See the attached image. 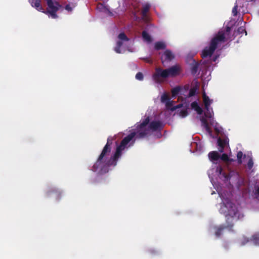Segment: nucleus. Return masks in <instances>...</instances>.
I'll return each instance as SVG.
<instances>
[{
    "instance_id": "obj_1",
    "label": "nucleus",
    "mask_w": 259,
    "mask_h": 259,
    "mask_svg": "<svg viewBox=\"0 0 259 259\" xmlns=\"http://www.w3.org/2000/svg\"><path fill=\"white\" fill-rule=\"evenodd\" d=\"M148 116L146 117L140 124L137 125V132H133L123 138L119 145L117 147L114 155L110 158H108V156L111 151V144L113 139L111 137L108 138L107 143L103 147L100 155L96 160V163L93 165L92 170L94 171H99L101 174L106 173L108 171V167L116 165V162L118 158L121 156L122 151L125 148L133 146L136 138L143 139L148 135V131L145 128V126L148 124Z\"/></svg>"
},
{
    "instance_id": "obj_2",
    "label": "nucleus",
    "mask_w": 259,
    "mask_h": 259,
    "mask_svg": "<svg viewBox=\"0 0 259 259\" xmlns=\"http://www.w3.org/2000/svg\"><path fill=\"white\" fill-rule=\"evenodd\" d=\"M230 27L229 26L226 27V31H219L210 40L208 46L205 47L201 52V55H200L201 58L205 59L211 57L216 49L218 48L223 43L227 41L225 34L230 33Z\"/></svg>"
},
{
    "instance_id": "obj_3",
    "label": "nucleus",
    "mask_w": 259,
    "mask_h": 259,
    "mask_svg": "<svg viewBox=\"0 0 259 259\" xmlns=\"http://www.w3.org/2000/svg\"><path fill=\"white\" fill-rule=\"evenodd\" d=\"M225 207L229 208L228 211H227V214H226V218H227L226 225H222L215 228V237L218 238L221 236L224 230L227 229L230 231H232L233 223L238 220V219L236 218V215H237V213H238V210L234 204L227 202V204H225Z\"/></svg>"
},
{
    "instance_id": "obj_4",
    "label": "nucleus",
    "mask_w": 259,
    "mask_h": 259,
    "mask_svg": "<svg viewBox=\"0 0 259 259\" xmlns=\"http://www.w3.org/2000/svg\"><path fill=\"white\" fill-rule=\"evenodd\" d=\"M46 1H47V5H48L47 10H44V8L41 7L40 0H29V3L32 7L36 9L38 12H41L51 17L52 19L57 18L58 16L56 13L60 9L62 8V6L55 0H46Z\"/></svg>"
},
{
    "instance_id": "obj_5",
    "label": "nucleus",
    "mask_w": 259,
    "mask_h": 259,
    "mask_svg": "<svg viewBox=\"0 0 259 259\" xmlns=\"http://www.w3.org/2000/svg\"><path fill=\"white\" fill-rule=\"evenodd\" d=\"M180 73V67L178 65H174L165 69L159 67L156 68L155 72L152 75V78L156 83H160L161 78H166L169 77H174Z\"/></svg>"
},
{
    "instance_id": "obj_6",
    "label": "nucleus",
    "mask_w": 259,
    "mask_h": 259,
    "mask_svg": "<svg viewBox=\"0 0 259 259\" xmlns=\"http://www.w3.org/2000/svg\"><path fill=\"white\" fill-rule=\"evenodd\" d=\"M163 128L162 123L159 121H153L151 122H148L147 125L145 126V128L148 131H156L160 130Z\"/></svg>"
},
{
    "instance_id": "obj_7",
    "label": "nucleus",
    "mask_w": 259,
    "mask_h": 259,
    "mask_svg": "<svg viewBox=\"0 0 259 259\" xmlns=\"http://www.w3.org/2000/svg\"><path fill=\"white\" fill-rule=\"evenodd\" d=\"M175 59V54L169 50H166L163 52L162 56H161V62L162 64L164 63L170 62Z\"/></svg>"
},
{
    "instance_id": "obj_8",
    "label": "nucleus",
    "mask_w": 259,
    "mask_h": 259,
    "mask_svg": "<svg viewBox=\"0 0 259 259\" xmlns=\"http://www.w3.org/2000/svg\"><path fill=\"white\" fill-rule=\"evenodd\" d=\"M251 242L253 244L259 246V232L252 235L251 238H244V240L242 241L241 244L244 245L246 243Z\"/></svg>"
},
{
    "instance_id": "obj_9",
    "label": "nucleus",
    "mask_w": 259,
    "mask_h": 259,
    "mask_svg": "<svg viewBox=\"0 0 259 259\" xmlns=\"http://www.w3.org/2000/svg\"><path fill=\"white\" fill-rule=\"evenodd\" d=\"M191 61H192V63L190 64V66H191V73L194 75L197 73L199 64L193 59H192Z\"/></svg>"
},
{
    "instance_id": "obj_10",
    "label": "nucleus",
    "mask_w": 259,
    "mask_h": 259,
    "mask_svg": "<svg viewBox=\"0 0 259 259\" xmlns=\"http://www.w3.org/2000/svg\"><path fill=\"white\" fill-rule=\"evenodd\" d=\"M227 144V141L226 139H222L220 138L218 139V145H219V151L223 153L224 147Z\"/></svg>"
},
{
    "instance_id": "obj_11",
    "label": "nucleus",
    "mask_w": 259,
    "mask_h": 259,
    "mask_svg": "<svg viewBox=\"0 0 259 259\" xmlns=\"http://www.w3.org/2000/svg\"><path fill=\"white\" fill-rule=\"evenodd\" d=\"M220 155L218 152L211 151L208 153V158L211 161H217L219 159Z\"/></svg>"
},
{
    "instance_id": "obj_12",
    "label": "nucleus",
    "mask_w": 259,
    "mask_h": 259,
    "mask_svg": "<svg viewBox=\"0 0 259 259\" xmlns=\"http://www.w3.org/2000/svg\"><path fill=\"white\" fill-rule=\"evenodd\" d=\"M142 37H143L144 41L148 44H150L152 42V38H151V36H150V35L148 34V32L146 31H143V32H142Z\"/></svg>"
},
{
    "instance_id": "obj_13",
    "label": "nucleus",
    "mask_w": 259,
    "mask_h": 259,
    "mask_svg": "<svg viewBox=\"0 0 259 259\" xmlns=\"http://www.w3.org/2000/svg\"><path fill=\"white\" fill-rule=\"evenodd\" d=\"M52 194H54L55 196V198H56V200H59V198H60V192L58 189H52L49 190V191L48 192V193H47V195H48V196H51Z\"/></svg>"
},
{
    "instance_id": "obj_14",
    "label": "nucleus",
    "mask_w": 259,
    "mask_h": 259,
    "mask_svg": "<svg viewBox=\"0 0 259 259\" xmlns=\"http://www.w3.org/2000/svg\"><path fill=\"white\" fill-rule=\"evenodd\" d=\"M166 47L165 44L162 41H157L154 44V49L156 51H160L161 50H164Z\"/></svg>"
},
{
    "instance_id": "obj_15",
    "label": "nucleus",
    "mask_w": 259,
    "mask_h": 259,
    "mask_svg": "<svg viewBox=\"0 0 259 259\" xmlns=\"http://www.w3.org/2000/svg\"><path fill=\"white\" fill-rule=\"evenodd\" d=\"M202 98H203V103H204V107L205 108H207V107H210V105L212 102V100H210L208 96L205 95V93L202 95Z\"/></svg>"
},
{
    "instance_id": "obj_16",
    "label": "nucleus",
    "mask_w": 259,
    "mask_h": 259,
    "mask_svg": "<svg viewBox=\"0 0 259 259\" xmlns=\"http://www.w3.org/2000/svg\"><path fill=\"white\" fill-rule=\"evenodd\" d=\"M150 7V6L148 4H146L145 5L143 6V9H142V12H141V14H142V16H143V17H146L148 10H149Z\"/></svg>"
},
{
    "instance_id": "obj_17",
    "label": "nucleus",
    "mask_w": 259,
    "mask_h": 259,
    "mask_svg": "<svg viewBox=\"0 0 259 259\" xmlns=\"http://www.w3.org/2000/svg\"><path fill=\"white\" fill-rule=\"evenodd\" d=\"M205 110H206V111H205L204 113L205 117H206L207 118H211L212 116V109L210 108L209 107H207V108L205 107Z\"/></svg>"
},
{
    "instance_id": "obj_18",
    "label": "nucleus",
    "mask_w": 259,
    "mask_h": 259,
    "mask_svg": "<svg viewBox=\"0 0 259 259\" xmlns=\"http://www.w3.org/2000/svg\"><path fill=\"white\" fill-rule=\"evenodd\" d=\"M118 38L119 39L118 41H129V38L126 36L124 32H121L118 34Z\"/></svg>"
},
{
    "instance_id": "obj_19",
    "label": "nucleus",
    "mask_w": 259,
    "mask_h": 259,
    "mask_svg": "<svg viewBox=\"0 0 259 259\" xmlns=\"http://www.w3.org/2000/svg\"><path fill=\"white\" fill-rule=\"evenodd\" d=\"M122 45H123V42H122V41H117V43H116V46H115L114 48L115 52L118 54L121 53V50H120V48H121Z\"/></svg>"
},
{
    "instance_id": "obj_20",
    "label": "nucleus",
    "mask_w": 259,
    "mask_h": 259,
    "mask_svg": "<svg viewBox=\"0 0 259 259\" xmlns=\"http://www.w3.org/2000/svg\"><path fill=\"white\" fill-rule=\"evenodd\" d=\"M197 85L193 86V88H191L189 91V94H188V97H192L193 96H195L196 95V93H197Z\"/></svg>"
},
{
    "instance_id": "obj_21",
    "label": "nucleus",
    "mask_w": 259,
    "mask_h": 259,
    "mask_svg": "<svg viewBox=\"0 0 259 259\" xmlns=\"http://www.w3.org/2000/svg\"><path fill=\"white\" fill-rule=\"evenodd\" d=\"M160 100H161V102H170V98H169V96L166 94H164L161 96Z\"/></svg>"
},
{
    "instance_id": "obj_22",
    "label": "nucleus",
    "mask_w": 259,
    "mask_h": 259,
    "mask_svg": "<svg viewBox=\"0 0 259 259\" xmlns=\"http://www.w3.org/2000/svg\"><path fill=\"white\" fill-rule=\"evenodd\" d=\"M200 121H201V123H202V125L204 126L205 128H206L207 130H208L209 127L208 126L207 120H206L205 118L202 117L200 118Z\"/></svg>"
},
{
    "instance_id": "obj_23",
    "label": "nucleus",
    "mask_w": 259,
    "mask_h": 259,
    "mask_svg": "<svg viewBox=\"0 0 259 259\" xmlns=\"http://www.w3.org/2000/svg\"><path fill=\"white\" fill-rule=\"evenodd\" d=\"M179 92H180L179 87L175 88L174 89H172V91H171V93H172V96L173 97L178 95Z\"/></svg>"
},
{
    "instance_id": "obj_24",
    "label": "nucleus",
    "mask_w": 259,
    "mask_h": 259,
    "mask_svg": "<svg viewBox=\"0 0 259 259\" xmlns=\"http://www.w3.org/2000/svg\"><path fill=\"white\" fill-rule=\"evenodd\" d=\"M242 156H243V154L242 153L241 151H239L237 153V160H238V163L239 164H241L242 161H241V158Z\"/></svg>"
},
{
    "instance_id": "obj_25",
    "label": "nucleus",
    "mask_w": 259,
    "mask_h": 259,
    "mask_svg": "<svg viewBox=\"0 0 259 259\" xmlns=\"http://www.w3.org/2000/svg\"><path fill=\"white\" fill-rule=\"evenodd\" d=\"M224 161H227L229 160V157H228V155L226 153H223L222 155L220 156V158Z\"/></svg>"
},
{
    "instance_id": "obj_26",
    "label": "nucleus",
    "mask_w": 259,
    "mask_h": 259,
    "mask_svg": "<svg viewBox=\"0 0 259 259\" xmlns=\"http://www.w3.org/2000/svg\"><path fill=\"white\" fill-rule=\"evenodd\" d=\"M136 79L138 80H143V75L141 72H138L136 75Z\"/></svg>"
},
{
    "instance_id": "obj_27",
    "label": "nucleus",
    "mask_w": 259,
    "mask_h": 259,
    "mask_svg": "<svg viewBox=\"0 0 259 259\" xmlns=\"http://www.w3.org/2000/svg\"><path fill=\"white\" fill-rule=\"evenodd\" d=\"M238 10V6L235 5L234 8H233V10H232V13H233V16H236L237 14H238V12L237 10Z\"/></svg>"
},
{
    "instance_id": "obj_28",
    "label": "nucleus",
    "mask_w": 259,
    "mask_h": 259,
    "mask_svg": "<svg viewBox=\"0 0 259 259\" xmlns=\"http://www.w3.org/2000/svg\"><path fill=\"white\" fill-rule=\"evenodd\" d=\"M179 114H180L182 117L184 118L188 115V111L185 109L182 110L181 111L179 112Z\"/></svg>"
},
{
    "instance_id": "obj_29",
    "label": "nucleus",
    "mask_w": 259,
    "mask_h": 259,
    "mask_svg": "<svg viewBox=\"0 0 259 259\" xmlns=\"http://www.w3.org/2000/svg\"><path fill=\"white\" fill-rule=\"evenodd\" d=\"M252 164H253V163L252 162V158H250V159H249V161H248V163H247V167H248V169H252Z\"/></svg>"
},
{
    "instance_id": "obj_30",
    "label": "nucleus",
    "mask_w": 259,
    "mask_h": 259,
    "mask_svg": "<svg viewBox=\"0 0 259 259\" xmlns=\"http://www.w3.org/2000/svg\"><path fill=\"white\" fill-rule=\"evenodd\" d=\"M243 32H245V33H246V32H245V28H244V27H240L238 28V29H237V33L238 34H242Z\"/></svg>"
},
{
    "instance_id": "obj_31",
    "label": "nucleus",
    "mask_w": 259,
    "mask_h": 259,
    "mask_svg": "<svg viewBox=\"0 0 259 259\" xmlns=\"http://www.w3.org/2000/svg\"><path fill=\"white\" fill-rule=\"evenodd\" d=\"M191 107H192V108H200L198 104H197V103L196 101L193 102V103H191Z\"/></svg>"
},
{
    "instance_id": "obj_32",
    "label": "nucleus",
    "mask_w": 259,
    "mask_h": 259,
    "mask_svg": "<svg viewBox=\"0 0 259 259\" xmlns=\"http://www.w3.org/2000/svg\"><path fill=\"white\" fill-rule=\"evenodd\" d=\"M162 103H165V105H166V107H167V108H169L172 105L171 104V101H167Z\"/></svg>"
},
{
    "instance_id": "obj_33",
    "label": "nucleus",
    "mask_w": 259,
    "mask_h": 259,
    "mask_svg": "<svg viewBox=\"0 0 259 259\" xmlns=\"http://www.w3.org/2000/svg\"><path fill=\"white\" fill-rule=\"evenodd\" d=\"M193 109H194V110H195V111L197 112V113H198V114H201L203 112V110H202V109L201 108Z\"/></svg>"
},
{
    "instance_id": "obj_34",
    "label": "nucleus",
    "mask_w": 259,
    "mask_h": 259,
    "mask_svg": "<svg viewBox=\"0 0 259 259\" xmlns=\"http://www.w3.org/2000/svg\"><path fill=\"white\" fill-rule=\"evenodd\" d=\"M65 10L69 12H70L72 10V8L70 7V6L69 5H67L66 6H65Z\"/></svg>"
},
{
    "instance_id": "obj_35",
    "label": "nucleus",
    "mask_w": 259,
    "mask_h": 259,
    "mask_svg": "<svg viewBox=\"0 0 259 259\" xmlns=\"http://www.w3.org/2000/svg\"><path fill=\"white\" fill-rule=\"evenodd\" d=\"M218 58V56L215 55V56L213 57V58H212V61L215 62Z\"/></svg>"
},
{
    "instance_id": "obj_36",
    "label": "nucleus",
    "mask_w": 259,
    "mask_h": 259,
    "mask_svg": "<svg viewBox=\"0 0 259 259\" xmlns=\"http://www.w3.org/2000/svg\"><path fill=\"white\" fill-rule=\"evenodd\" d=\"M255 194L259 196V187L256 188V192H255Z\"/></svg>"
},
{
    "instance_id": "obj_37",
    "label": "nucleus",
    "mask_w": 259,
    "mask_h": 259,
    "mask_svg": "<svg viewBox=\"0 0 259 259\" xmlns=\"http://www.w3.org/2000/svg\"><path fill=\"white\" fill-rule=\"evenodd\" d=\"M219 172L221 173V171H222V168L221 167H219Z\"/></svg>"
}]
</instances>
